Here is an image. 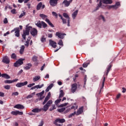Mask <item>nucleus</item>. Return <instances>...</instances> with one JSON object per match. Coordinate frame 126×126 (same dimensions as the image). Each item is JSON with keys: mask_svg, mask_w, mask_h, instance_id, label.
Here are the masks:
<instances>
[{"mask_svg": "<svg viewBox=\"0 0 126 126\" xmlns=\"http://www.w3.org/2000/svg\"><path fill=\"white\" fill-rule=\"evenodd\" d=\"M32 29V30H31ZM33 37H35V36H37V34H38V31L37 29L35 28L32 29V27L26 26V30L24 31L23 34H22V37L24 40H26V36H28L30 33Z\"/></svg>", "mask_w": 126, "mask_h": 126, "instance_id": "f257e3e1", "label": "nucleus"}, {"mask_svg": "<svg viewBox=\"0 0 126 126\" xmlns=\"http://www.w3.org/2000/svg\"><path fill=\"white\" fill-rule=\"evenodd\" d=\"M97 1L99 2V3L97 4L96 10H98L100 7H102V8H103L105 7V6L102 5V2L105 4H111L113 3V0H97Z\"/></svg>", "mask_w": 126, "mask_h": 126, "instance_id": "f03ea898", "label": "nucleus"}, {"mask_svg": "<svg viewBox=\"0 0 126 126\" xmlns=\"http://www.w3.org/2000/svg\"><path fill=\"white\" fill-rule=\"evenodd\" d=\"M39 16L43 20H45L46 22H47V23H48V24L50 26H51V27H52V28L55 27V26H54V25L52 23H51V21H50V20H49V19H48V16H47V15H46L44 14H40L39 15Z\"/></svg>", "mask_w": 126, "mask_h": 126, "instance_id": "7ed1b4c3", "label": "nucleus"}, {"mask_svg": "<svg viewBox=\"0 0 126 126\" xmlns=\"http://www.w3.org/2000/svg\"><path fill=\"white\" fill-rule=\"evenodd\" d=\"M35 25L38 28H42V26L43 28H46L48 26V25L46 24L44 21H36L35 22Z\"/></svg>", "mask_w": 126, "mask_h": 126, "instance_id": "20e7f679", "label": "nucleus"}, {"mask_svg": "<svg viewBox=\"0 0 126 126\" xmlns=\"http://www.w3.org/2000/svg\"><path fill=\"white\" fill-rule=\"evenodd\" d=\"M52 104H53V100H49L46 104L44 105L43 107L41 108V110H43L44 112H47Z\"/></svg>", "mask_w": 126, "mask_h": 126, "instance_id": "39448f33", "label": "nucleus"}, {"mask_svg": "<svg viewBox=\"0 0 126 126\" xmlns=\"http://www.w3.org/2000/svg\"><path fill=\"white\" fill-rule=\"evenodd\" d=\"M63 123H65V120H64V119L58 118L55 121L54 124L57 126H63V125L59 124V123L63 124Z\"/></svg>", "mask_w": 126, "mask_h": 126, "instance_id": "423d86ee", "label": "nucleus"}, {"mask_svg": "<svg viewBox=\"0 0 126 126\" xmlns=\"http://www.w3.org/2000/svg\"><path fill=\"white\" fill-rule=\"evenodd\" d=\"M15 32V36L19 37L20 36V30L19 28H16L11 31V33Z\"/></svg>", "mask_w": 126, "mask_h": 126, "instance_id": "0eeeda50", "label": "nucleus"}, {"mask_svg": "<svg viewBox=\"0 0 126 126\" xmlns=\"http://www.w3.org/2000/svg\"><path fill=\"white\" fill-rule=\"evenodd\" d=\"M25 60V59H19L16 63H14V66L16 67H17V66H20V65L23 64V61Z\"/></svg>", "mask_w": 126, "mask_h": 126, "instance_id": "6e6552de", "label": "nucleus"}, {"mask_svg": "<svg viewBox=\"0 0 126 126\" xmlns=\"http://www.w3.org/2000/svg\"><path fill=\"white\" fill-rule=\"evenodd\" d=\"M120 6H121V3L119 1H117L116 2L115 5H109L108 7H109V8H114V9H117L119 8V7H120Z\"/></svg>", "mask_w": 126, "mask_h": 126, "instance_id": "1a4fd4ad", "label": "nucleus"}, {"mask_svg": "<svg viewBox=\"0 0 126 126\" xmlns=\"http://www.w3.org/2000/svg\"><path fill=\"white\" fill-rule=\"evenodd\" d=\"M72 2V0H70L69 1H67V0H64L62 2L63 5H64L65 7H67L69 6V4L71 3Z\"/></svg>", "mask_w": 126, "mask_h": 126, "instance_id": "9d476101", "label": "nucleus"}, {"mask_svg": "<svg viewBox=\"0 0 126 126\" xmlns=\"http://www.w3.org/2000/svg\"><path fill=\"white\" fill-rule=\"evenodd\" d=\"M58 1H59V0H50L49 3L51 6H57L58 5Z\"/></svg>", "mask_w": 126, "mask_h": 126, "instance_id": "9b49d317", "label": "nucleus"}, {"mask_svg": "<svg viewBox=\"0 0 126 126\" xmlns=\"http://www.w3.org/2000/svg\"><path fill=\"white\" fill-rule=\"evenodd\" d=\"M2 62V63H6V64H8V63H10V60H9V58L6 56L3 57Z\"/></svg>", "mask_w": 126, "mask_h": 126, "instance_id": "f8f14e48", "label": "nucleus"}, {"mask_svg": "<svg viewBox=\"0 0 126 126\" xmlns=\"http://www.w3.org/2000/svg\"><path fill=\"white\" fill-rule=\"evenodd\" d=\"M77 89V84L74 83L72 84L71 88V92L72 93H74L76 90Z\"/></svg>", "mask_w": 126, "mask_h": 126, "instance_id": "ddd939ff", "label": "nucleus"}, {"mask_svg": "<svg viewBox=\"0 0 126 126\" xmlns=\"http://www.w3.org/2000/svg\"><path fill=\"white\" fill-rule=\"evenodd\" d=\"M27 84H28V82L26 81V82H24V83H18L16 85V87H18V88H19L20 87L25 86V85H27Z\"/></svg>", "mask_w": 126, "mask_h": 126, "instance_id": "4468645a", "label": "nucleus"}, {"mask_svg": "<svg viewBox=\"0 0 126 126\" xmlns=\"http://www.w3.org/2000/svg\"><path fill=\"white\" fill-rule=\"evenodd\" d=\"M45 4L43 5L42 2H40L37 4L36 9L37 10H40L41 9V8H42V9H44V8H45Z\"/></svg>", "mask_w": 126, "mask_h": 126, "instance_id": "2eb2a0df", "label": "nucleus"}, {"mask_svg": "<svg viewBox=\"0 0 126 126\" xmlns=\"http://www.w3.org/2000/svg\"><path fill=\"white\" fill-rule=\"evenodd\" d=\"M11 114L13 115V116H17V115H19L20 116H22V115H23V112H20L18 110H16V111H12Z\"/></svg>", "mask_w": 126, "mask_h": 126, "instance_id": "dca6fc26", "label": "nucleus"}, {"mask_svg": "<svg viewBox=\"0 0 126 126\" xmlns=\"http://www.w3.org/2000/svg\"><path fill=\"white\" fill-rule=\"evenodd\" d=\"M65 35V33H62L60 32H57L56 33V36H57L58 38H60V39H63Z\"/></svg>", "mask_w": 126, "mask_h": 126, "instance_id": "f3484780", "label": "nucleus"}, {"mask_svg": "<svg viewBox=\"0 0 126 126\" xmlns=\"http://www.w3.org/2000/svg\"><path fill=\"white\" fill-rule=\"evenodd\" d=\"M49 44L50 46H51V47H52L53 48H57V43H56V42L52 40H50Z\"/></svg>", "mask_w": 126, "mask_h": 126, "instance_id": "a211bd4d", "label": "nucleus"}, {"mask_svg": "<svg viewBox=\"0 0 126 126\" xmlns=\"http://www.w3.org/2000/svg\"><path fill=\"white\" fill-rule=\"evenodd\" d=\"M45 93L44 91H42L41 93H39L38 94H37V95L38 96H40V98H39V100H42L45 98V96H43V94Z\"/></svg>", "mask_w": 126, "mask_h": 126, "instance_id": "6ab92c4d", "label": "nucleus"}, {"mask_svg": "<svg viewBox=\"0 0 126 126\" xmlns=\"http://www.w3.org/2000/svg\"><path fill=\"white\" fill-rule=\"evenodd\" d=\"M82 113H83V106L80 107L78 109V111H77V113H76V115L77 116H79V115L82 114Z\"/></svg>", "mask_w": 126, "mask_h": 126, "instance_id": "aec40b11", "label": "nucleus"}, {"mask_svg": "<svg viewBox=\"0 0 126 126\" xmlns=\"http://www.w3.org/2000/svg\"><path fill=\"white\" fill-rule=\"evenodd\" d=\"M14 108L15 109L23 110V109H24V106L22 104H16L14 106Z\"/></svg>", "mask_w": 126, "mask_h": 126, "instance_id": "412c9836", "label": "nucleus"}, {"mask_svg": "<svg viewBox=\"0 0 126 126\" xmlns=\"http://www.w3.org/2000/svg\"><path fill=\"white\" fill-rule=\"evenodd\" d=\"M77 13H78V10H76L72 14V17L73 19H75V17L77 16Z\"/></svg>", "mask_w": 126, "mask_h": 126, "instance_id": "4be33fe9", "label": "nucleus"}, {"mask_svg": "<svg viewBox=\"0 0 126 126\" xmlns=\"http://www.w3.org/2000/svg\"><path fill=\"white\" fill-rule=\"evenodd\" d=\"M42 111L41 108H34L32 110L33 113H40Z\"/></svg>", "mask_w": 126, "mask_h": 126, "instance_id": "5701e85b", "label": "nucleus"}, {"mask_svg": "<svg viewBox=\"0 0 126 126\" xmlns=\"http://www.w3.org/2000/svg\"><path fill=\"white\" fill-rule=\"evenodd\" d=\"M1 76L3 78H5V79H9L10 78V76L6 73L2 74Z\"/></svg>", "mask_w": 126, "mask_h": 126, "instance_id": "b1692460", "label": "nucleus"}, {"mask_svg": "<svg viewBox=\"0 0 126 126\" xmlns=\"http://www.w3.org/2000/svg\"><path fill=\"white\" fill-rule=\"evenodd\" d=\"M54 86V84H50L46 89L45 91L46 92H49V91H50V90H51V89H52V88H53Z\"/></svg>", "mask_w": 126, "mask_h": 126, "instance_id": "393cba45", "label": "nucleus"}, {"mask_svg": "<svg viewBox=\"0 0 126 126\" xmlns=\"http://www.w3.org/2000/svg\"><path fill=\"white\" fill-rule=\"evenodd\" d=\"M41 77L40 76H35L33 78V82H36V81H38V80H40Z\"/></svg>", "mask_w": 126, "mask_h": 126, "instance_id": "a878e982", "label": "nucleus"}, {"mask_svg": "<svg viewBox=\"0 0 126 126\" xmlns=\"http://www.w3.org/2000/svg\"><path fill=\"white\" fill-rule=\"evenodd\" d=\"M31 66H32V64L29 63L26 65V66L25 67V69L28 70V69H30L31 68Z\"/></svg>", "mask_w": 126, "mask_h": 126, "instance_id": "bb28decb", "label": "nucleus"}, {"mask_svg": "<svg viewBox=\"0 0 126 126\" xmlns=\"http://www.w3.org/2000/svg\"><path fill=\"white\" fill-rule=\"evenodd\" d=\"M25 49V46H24V45H23L21 47V48L20 50V54L21 55H23V53L24 52Z\"/></svg>", "mask_w": 126, "mask_h": 126, "instance_id": "cd10ccee", "label": "nucleus"}, {"mask_svg": "<svg viewBox=\"0 0 126 126\" xmlns=\"http://www.w3.org/2000/svg\"><path fill=\"white\" fill-rule=\"evenodd\" d=\"M34 96H35V92L32 93L31 94H29L27 96L26 98L27 99H30L31 98H33V97H34Z\"/></svg>", "mask_w": 126, "mask_h": 126, "instance_id": "c85d7f7f", "label": "nucleus"}, {"mask_svg": "<svg viewBox=\"0 0 126 126\" xmlns=\"http://www.w3.org/2000/svg\"><path fill=\"white\" fill-rule=\"evenodd\" d=\"M30 40H31V38L28 37L27 40L26 41V43L25 45L26 47H28L29 46V43H30Z\"/></svg>", "mask_w": 126, "mask_h": 126, "instance_id": "c756f323", "label": "nucleus"}, {"mask_svg": "<svg viewBox=\"0 0 126 126\" xmlns=\"http://www.w3.org/2000/svg\"><path fill=\"white\" fill-rule=\"evenodd\" d=\"M64 95V93H63V90H61L60 91V94L59 98L61 99V98H63V97Z\"/></svg>", "mask_w": 126, "mask_h": 126, "instance_id": "7c9ffc66", "label": "nucleus"}, {"mask_svg": "<svg viewBox=\"0 0 126 126\" xmlns=\"http://www.w3.org/2000/svg\"><path fill=\"white\" fill-rule=\"evenodd\" d=\"M111 68H112V65L109 64L108 66V67L107 68V72L106 73V75H108V74H109V72H110V70H111Z\"/></svg>", "mask_w": 126, "mask_h": 126, "instance_id": "2f4dec72", "label": "nucleus"}, {"mask_svg": "<svg viewBox=\"0 0 126 126\" xmlns=\"http://www.w3.org/2000/svg\"><path fill=\"white\" fill-rule=\"evenodd\" d=\"M105 80H106V78L104 77H103V79L102 80V87L100 88V91L102 90L103 88H104V86L105 85Z\"/></svg>", "mask_w": 126, "mask_h": 126, "instance_id": "473e14b6", "label": "nucleus"}, {"mask_svg": "<svg viewBox=\"0 0 126 126\" xmlns=\"http://www.w3.org/2000/svg\"><path fill=\"white\" fill-rule=\"evenodd\" d=\"M77 108H78L77 104H76V103H74L73 104V105L70 108L71 109H71H73V110H76V109H77Z\"/></svg>", "mask_w": 126, "mask_h": 126, "instance_id": "72a5a7b5", "label": "nucleus"}, {"mask_svg": "<svg viewBox=\"0 0 126 126\" xmlns=\"http://www.w3.org/2000/svg\"><path fill=\"white\" fill-rule=\"evenodd\" d=\"M58 112L59 113H63V112H64L65 111V107H63L62 108L57 109Z\"/></svg>", "mask_w": 126, "mask_h": 126, "instance_id": "f704fd0d", "label": "nucleus"}, {"mask_svg": "<svg viewBox=\"0 0 126 126\" xmlns=\"http://www.w3.org/2000/svg\"><path fill=\"white\" fill-rule=\"evenodd\" d=\"M56 109H57V107H56V105H55V104H53L52 105V107H50V108L49 109V111L50 112H52V111H53V110H56Z\"/></svg>", "mask_w": 126, "mask_h": 126, "instance_id": "c9c22d12", "label": "nucleus"}, {"mask_svg": "<svg viewBox=\"0 0 126 126\" xmlns=\"http://www.w3.org/2000/svg\"><path fill=\"white\" fill-rule=\"evenodd\" d=\"M63 17H65V18H66L67 19V20H70L69 16H68V15L67 13H63Z\"/></svg>", "mask_w": 126, "mask_h": 126, "instance_id": "e433bc0d", "label": "nucleus"}, {"mask_svg": "<svg viewBox=\"0 0 126 126\" xmlns=\"http://www.w3.org/2000/svg\"><path fill=\"white\" fill-rule=\"evenodd\" d=\"M25 15H26V12L25 11H23V13L19 15V18H22Z\"/></svg>", "mask_w": 126, "mask_h": 126, "instance_id": "4c0bfd02", "label": "nucleus"}, {"mask_svg": "<svg viewBox=\"0 0 126 126\" xmlns=\"http://www.w3.org/2000/svg\"><path fill=\"white\" fill-rule=\"evenodd\" d=\"M49 99H50L49 97H48V96H46V97L45 98L44 101L42 103V104L45 105V104H46L47 102H48V101L49 100Z\"/></svg>", "mask_w": 126, "mask_h": 126, "instance_id": "58836bf2", "label": "nucleus"}, {"mask_svg": "<svg viewBox=\"0 0 126 126\" xmlns=\"http://www.w3.org/2000/svg\"><path fill=\"white\" fill-rule=\"evenodd\" d=\"M4 83H5L6 84H11V83H12V80H5Z\"/></svg>", "mask_w": 126, "mask_h": 126, "instance_id": "ea45409f", "label": "nucleus"}, {"mask_svg": "<svg viewBox=\"0 0 126 126\" xmlns=\"http://www.w3.org/2000/svg\"><path fill=\"white\" fill-rule=\"evenodd\" d=\"M11 59H13V60H16V54L13 53L12 54L11 56Z\"/></svg>", "mask_w": 126, "mask_h": 126, "instance_id": "a19ab883", "label": "nucleus"}, {"mask_svg": "<svg viewBox=\"0 0 126 126\" xmlns=\"http://www.w3.org/2000/svg\"><path fill=\"white\" fill-rule=\"evenodd\" d=\"M61 101H62V99L59 98L58 99L55 101V105H58V104H59V103H61Z\"/></svg>", "mask_w": 126, "mask_h": 126, "instance_id": "79ce46f5", "label": "nucleus"}, {"mask_svg": "<svg viewBox=\"0 0 126 126\" xmlns=\"http://www.w3.org/2000/svg\"><path fill=\"white\" fill-rule=\"evenodd\" d=\"M68 105V103H65L64 104H61L59 105V108H62L63 107H65V106H67Z\"/></svg>", "mask_w": 126, "mask_h": 126, "instance_id": "37998d69", "label": "nucleus"}, {"mask_svg": "<svg viewBox=\"0 0 126 126\" xmlns=\"http://www.w3.org/2000/svg\"><path fill=\"white\" fill-rule=\"evenodd\" d=\"M43 86H44V84H42L41 85H36L35 87H36V89H40V88H42V87H43Z\"/></svg>", "mask_w": 126, "mask_h": 126, "instance_id": "c03bdc74", "label": "nucleus"}, {"mask_svg": "<svg viewBox=\"0 0 126 126\" xmlns=\"http://www.w3.org/2000/svg\"><path fill=\"white\" fill-rule=\"evenodd\" d=\"M3 88H4V89H6V90H9V89H10V86L7 85L4 86Z\"/></svg>", "mask_w": 126, "mask_h": 126, "instance_id": "a18cd8bd", "label": "nucleus"}, {"mask_svg": "<svg viewBox=\"0 0 126 126\" xmlns=\"http://www.w3.org/2000/svg\"><path fill=\"white\" fill-rule=\"evenodd\" d=\"M37 59H38V57H37L36 56H34L32 57V61H33V62H37Z\"/></svg>", "mask_w": 126, "mask_h": 126, "instance_id": "49530a36", "label": "nucleus"}, {"mask_svg": "<svg viewBox=\"0 0 126 126\" xmlns=\"http://www.w3.org/2000/svg\"><path fill=\"white\" fill-rule=\"evenodd\" d=\"M19 93L18 92H14L12 93V96H18Z\"/></svg>", "mask_w": 126, "mask_h": 126, "instance_id": "de8ad7c7", "label": "nucleus"}, {"mask_svg": "<svg viewBox=\"0 0 126 126\" xmlns=\"http://www.w3.org/2000/svg\"><path fill=\"white\" fill-rule=\"evenodd\" d=\"M11 13H12V14H16V13H17V12L16 11V9H13L11 10Z\"/></svg>", "mask_w": 126, "mask_h": 126, "instance_id": "09e8293b", "label": "nucleus"}, {"mask_svg": "<svg viewBox=\"0 0 126 126\" xmlns=\"http://www.w3.org/2000/svg\"><path fill=\"white\" fill-rule=\"evenodd\" d=\"M90 63H84L83 64V67L84 68L87 67V66H88V64H90Z\"/></svg>", "mask_w": 126, "mask_h": 126, "instance_id": "8fccbe9b", "label": "nucleus"}, {"mask_svg": "<svg viewBox=\"0 0 126 126\" xmlns=\"http://www.w3.org/2000/svg\"><path fill=\"white\" fill-rule=\"evenodd\" d=\"M58 45H59L60 46H63V40H59L58 42Z\"/></svg>", "mask_w": 126, "mask_h": 126, "instance_id": "3c124183", "label": "nucleus"}, {"mask_svg": "<svg viewBox=\"0 0 126 126\" xmlns=\"http://www.w3.org/2000/svg\"><path fill=\"white\" fill-rule=\"evenodd\" d=\"M99 19H102L103 21H106V19H105V17L103 15H100L99 16Z\"/></svg>", "mask_w": 126, "mask_h": 126, "instance_id": "603ef678", "label": "nucleus"}, {"mask_svg": "<svg viewBox=\"0 0 126 126\" xmlns=\"http://www.w3.org/2000/svg\"><path fill=\"white\" fill-rule=\"evenodd\" d=\"M52 15L53 16H55L56 18L58 17V14L56 12H52Z\"/></svg>", "mask_w": 126, "mask_h": 126, "instance_id": "864d4df0", "label": "nucleus"}, {"mask_svg": "<svg viewBox=\"0 0 126 126\" xmlns=\"http://www.w3.org/2000/svg\"><path fill=\"white\" fill-rule=\"evenodd\" d=\"M34 85H35V83H32V84H30L29 85H28L27 86L28 87H29V88L32 87V86H34Z\"/></svg>", "mask_w": 126, "mask_h": 126, "instance_id": "5fc2aeb1", "label": "nucleus"}, {"mask_svg": "<svg viewBox=\"0 0 126 126\" xmlns=\"http://www.w3.org/2000/svg\"><path fill=\"white\" fill-rule=\"evenodd\" d=\"M75 114H76V112H74V113H71V114H70L68 116L69 118H71L72 116H74V115H75Z\"/></svg>", "mask_w": 126, "mask_h": 126, "instance_id": "6e6d98bb", "label": "nucleus"}, {"mask_svg": "<svg viewBox=\"0 0 126 126\" xmlns=\"http://www.w3.org/2000/svg\"><path fill=\"white\" fill-rule=\"evenodd\" d=\"M70 110H71V108H70L67 109L66 110V111H64V114H66L67 113H68V112H69V111H70Z\"/></svg>", "mask_w": 126, "mask_h": 126, "instance_id": "4d7b16f0", "label": "nucleus"}, {"mask_svg": "<svg viewBox=\"0 0 126 126\" xmlns=\"http://www.w3.org/2000/svg\"><path fill=\"white\" fill-rule=\"evenodd\" d=\"M0 97H4V93L1 92H0Z\"/></svg>", "mask_w": 126, "mask_h": 126, "instance_id": "13d9d810", "label": "nucleus"}, {"mask_svg": "<svg viewBox=\"0 0 126 126\" xmlns=\"http://www.w3.org/2000/svg\"><path fill=\"white\" fill-rule=\"evenodd\" d=\"M3 22L5 24H6V23H7L8 22V21H7V18H5L3 20Z\"/></svg>", "mask_w": 126, "mask_h": 126, "instance_id": "bf43d9fd", "label": "nucleus"}, {"mask_svg": "<svg viewBox=\"0 0 126 126\" xmlns=\"http://www.w3.org/2000/svg\"><path fill=\"white\" fill-rule=\"evenodd\" d=\"M41 41L42 43H44V42H46V38L45 37H42L41 39Z\"/></svg>", "mask_w": 126, "mask_h": 126, "instance_id": "052dcab7", "label": "nucleus"}, {"mask_svg": "<svg viewBox=\"0 0 126 126\" xmlns=\"http://www.w3.org/2000/svg\"><path fill=\"white\" fill-rule=\"evenodd\" d=\"M44 126V121H41V122L39 123L38 126Z\"/></svg>", "mask_w": 126, "mask_h": 126, "instance_id": "680f3d73", "label": "nucleus"}, {"mask_svg": "<svg viewBox=\"0 0 126 126\" xmlns=\"http://www.w3.org/2000/svg\"><path fill=\"white\" fill-rule=\"evenodd\" d=\"M122 93H126V89L125 87L122 88Z\"/></svg>", "mask_w": 126, "mask_h": 126, "instance_id": "e2e57ef3", "label": "nucleus"}, {"mask_svg": "<svg viewBox=\"0 0 126 126\" xmlns=\"http://www.w3.org/2000/svg\"><path fill=\"white\" fill-rule=\"evenodd\" d=\"M62 21H63V24H66V20H65V19L63 18V20H62Z\"/></svg>", "mask_w": 126, "mask_h": 126, "instance_id": "0e129e2a", "label": "nucleus"}, {"mask_svg": "<svg viewBox=\"0 0 126 126\" xmlns=\"http://www.w3.org/2000/svg\"><path fill=\"white\" fill-rule=\"evenodd\" d=\"M122 94H118L117 96H116V98L117 99H119L120 98V97H121V95Z\"/></svg>", "mask_w": 126, "mask_h": 126, "instance_id": "69168bd1", "label": "nucleus"}, {"mask_svg": "<svg viewBox=\"0 0 126 126\" xmlns=\"http://www.w3.org/2000/svg\"><path fill=\"white\" fill-rule=\"evenodd\" d=\"M18 79H15L12 80V83H13L14 82H17Z\"/></svg>", "mask_w": 126, "mask_h": 126, "instance_id": "338daca9", "label": "nucleus"}, {"mask_svg": "<svg viewBox=\"0 0 126 126\" xmlns=\"http://www.w3.org/2000/svg\"><path fill=\"white\" fill-rule=\"evenodd\" d=\"M6 35H9V32H7L6 33H4L3 34L4 37H5Z\"/></svg>", "mask_w": 126, "mask_h": 126, "instance_id": "774afa93", "label": "nucleus"}]
</instances>
